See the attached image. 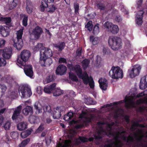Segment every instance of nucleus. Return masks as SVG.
<instances>
[{"mask_svg": "<svg viewBox=\"0 0 147 147\" xmlns=\"http://www.w3.org/2000/svg\"><path fill=\"white\" fill-rule=\"evenodd\" d=\"M30 56V51L27 50H24L21 52L17 59V64L19 66H24L26 65V62L28 61Z\"/></svg>", "mask_w": 147, "mask_h": 147, "instance_id": "obj_1", "label": "nucleus"}, {"mask_svg": "<svg viewBox=\"0 0 147 147\" xmlns=\"http://www.w3.org/2000/svg\"><path fill=\"white\" fill-rule=\"evenodd\" d=\"M108 43L110 47L114 50H118L122 47L121 39L119 37L116 36L110 37L108 40Z\"/></svg>", "mask_w": 147, "mask_h": 147, "instance_id": "obj_2", "label": "nucleus"}, {"mask_svg": "<svg viewBox=\"0 0 147 147\" xmlns=\"http://www.w3.org/2000/svg\"><path fill=\"white\" fill-rule=\"evenodd\" d=\"M73 71H75L78 77L82 79L84 84L87 85L89 81V77L88 74L86 73L84 75L83 74V71L79 65L76 64L73 67Z\"/></svg>", "mask_w": 147, "mask_h": 147, "instance_id": "obj_3", "label": "nucleus"}, {"mask_svg": "<svg viewBox=\"0 0 147 147\" xmlns=\"http://www.w3.org/2000/svg\"><path fill=\"white\" fill-rule=\"evenodd\" d=\"M110 76L113 79L122 78L123 76V71L119 66H113L109 72Z\"/></svg>", "mask_w": 147, "mask_h": 147, "instance_id": "obj_4", "label": "nucleus"}, {"mask_svg": "<svg viewBox=\"0 0 147 147\" xmlns=\"http://www.w3.org/2000/svg\"><path fill=\"white\" fill-rule=\"evenodd\" d=\"M40 59L41 62L42 61H45L47 58L52 56L53 52L49 48L44 47L40 51Z\"/></svg>", "mask_w": 147, "mask_h": 147, "instance_id": "obj_5", "label": "nucleus"}, {"mask_svg": "<svg viewBox=\"0 0 147 147\" xmlns=\"http://www.w3.org/2000/svg\"><path fill=\"white\" fill-rule=\"evenodd\" d=\"M19 94L21 93L22 98H28L32 94L30 88L26 85H23L20 86L18 89Z\"/></svg>", "mask_w": 147, "mask_h": 147, "instance_id": "obj_6", "label": "nucleus"}, {"mask_svg": "<svg viewBox=\"0 0 147 147\" xmlns=\"http://www.w3.org/2000/svg\"><path fill=\"white\" fill-rule=\"evenodd\" d=\"M125 103V106L128 108L135 107V102L133 101L132 99L130 98L129 97L126 96L125 99L119 101L115 102L113 103V105H117L119 104H121L123 102Z\"/></svg>", "mask_w": 147, "mask_h": 147, "instance_id": "obj_7", "label": "nucleus"}, {"mask_svg": "<svg viewBox=\"0 0 147 147\" xmlns=\"http://www.w3.org/2000/svg\"><path fill=\"white\" fill-rule=\"evenodd\" d=\"M104 26L109 31L114 34H117L119 31V28L117 25H114L109 22H105L104 24Z\"/></svg>", "mask_w": 147, "mask_h": 147, "instance_id": "obj_8", "label": "nucleus"}, {"mask_svg": "<svg viewBox=\"0 0 147 147\" xmlns=\"http://www.w3.org/2000/svg\"><path fill=\"white\" fill-rule=\"evenodd\" d=\"M141 67L140 65L133 66L128 70V72L130 78H133L138 75L140 73Z\"/></svg>", "mask_w": 147, "mask_h": 147, "instance_id": "obj_9", "label": "nucleus"}, {"mask_svg": "<svg viewBox=\"0 0 147 147\" xmlns=\"http://www.w3.org/2000/svg\"><path fill=\"white\" fill-rule=\"evenodd\" d=\"M43 33L42 28L39 26H37L33 29L30 35L33 36L35 40H38Z\"/></svg>", "mask_w": 147, "mask_h": 147, "instance_id": "obj_10", "label": "nucleus"}, {"mask_svg": "<svg viewBox=\"0 0 147 147\" xmlns=\"http://www.w3.org/2000/svg\"><path fill=\"white\" fill-rule=\"evenodd\" d=\"M19 67L22 68L24 69V72L27 76L30 78H31L32 77L33 71L32 65H26L24 66Z\"/></svg>", "mask_w": 147, "mask_h": 147, "instance_id": "obj_11", "label": "nucleus"}, {"mask_svg": "<svg viewBox=\"0 0 147 147\" xmlns=\"http://www.w3.org/2000/svg\"><path fill=\"white\" fill-rule=\"evenodd\" d=\"M22 108V106L20 105L15 109V110L12 116V118L13 120H19V118L20 120H21V119L20 118V117Z\"/></svg>", "mask_w": 147, "mask_h": 147, "instance_id": "obj_12", "label": "nucleus"}, {"mask_svg": "<svg viewBox=\"0 0 147 147\" xmlns=\"http://www.w3.org/2000/svg\"><path fill=\"white\" fill-rule=\"evenodd\" d=\"M12 49L11 47L6 48L3 50L2 56L4 59H9L11 56Z\"/></svg>", "mask_w": 147, "mask_h": 147, "instance_id": "obj_13", "label": "nucleus"}, {"mask_svg": "<svg viewBox=\"0 0 147 147\" xmlns=\"http://www.w3.org/2000/svg\"><path fill=\"white\" fill-rule=\"evenodd\" d=\"M9 28L6 26H0V34H1L2 36L6 37L9 35Z\"/></svg>", "mask_w": 147, "mask_h": 147, "instance_id": "obj_14", "label": "nucleus"}, {"mask_svg": "<svg viewBox=\"0 0 147 147\" xmlns=\"http://www.w3.org/2000/svg\"><path fill=\"white\" fill-rule=\"evenodd\" d=\"M67 67L63 65H60L57 67L56 74L57 75H62L64 74L67 71Z\"/></svg>", "mask_w": 147, "mask_h": 147, "instance_id": "obj_15", "label": "nucleus"}, {"mask_svg": "<svg viewBox=\"0 0 147 147\" xmlns=\"http://www.w3.org/2000/svg\"><path fill=\"white\" fill-rule=\"evenodd\" d=\"M144 11L143 10L139 11L136 17V23L139 26H141L142 23Z\"/></svg>", "mask_w": 147, "mask_h": 147, "instance_id": "obj_16", "label": "nucleus"}, {"mask_svg": "<svg viewBox=\"0 0 147 147\" xmlns=\"http://www.w3.org/2000/svg\"><path fill=\"white\" fill-rule=\"evenodd\" d=\"M98 83L100 88L102 90H106L108 86V81L105 78H100L98 80Z\"/></svg>", "mask_w": 147, "mask_h": 147, "instance_id": "obj_17", "label": "nucleus"}, {"mask_svg": "<svg viewBox=\"0 0 147 147\" xmlns=\"http://www.w3.org/2000/svg\"><path fill=\"white\" fill-rule=\"evenodd\" d=\"M54 0H42L41 4L40 5V8L41 11H44L45 9L48 7V3H52L54 2Z\"/></svg>", "mask_w": 147, "mask_h": 147, "instance_id": "obj_18", "label": "nucleus"}, {"mask_svg": "<svg viewBox=\"0 0 147 147\" xmlns=\"http://www.w3.org/2000/svg\"><path fill=\"white\" fill-rule=\"evenodd\" d=\"M139 87L142 90L144 89L147 87V75L141 78Z\"/></svg>", "mask_w": 147, "mask_h": 147, "instance_id": "obj_19", "label": "nucleus"}, {"mask_svg": "<svg viewBox=\"0 0 147 147\" xmlns=\"http://www.w3.org/2000/svg\"><path fill=\"white\" fill-rule=\"evenodd\" d=\"M22 112L26 116L31 115L33 113V108L30 106H27L22 110Z\"/></svg>", "mask_w": 147, "mask_h": 147, "instance_id": "obj_20", "label": "nucleus"}, {"mask_svg": "<svg viewBox=\"0 0 147 147\" xmlns=\"http://www.w3.org/2000/svg\"><path fill=\"white\" fill-rule=\"evenodd\" d=\"M13 41L14 42V44L13 45L14 47L18 50H20L22 48L23 45V40H17L16 42L15 41L14 39Z\"/></svg>", "mask_w": 147, "mask_h": 147, "instance_id": "obj_21", "label": "nucleus"}, {"mask_svg": "<svg viewBox=\"0 0 147 147\" xmlns=\"http://www.w3.org/2000/svg\"><path fill=\"white\" fill-rule=\"evenodd\" d=\"M56 86L55 83H54L49 86H46L44 88V91L47 93L50 94L54 90Z\"/></svg>", "mask_w": 147, "mask_h": 147, "instance_id": "obj_22", "label": "nucleus"}, {"mask_svg": "<svg viewBox=\"0 0 147 147\" xmlns=\"http://www.w3.org/2000/svg\"><path fill=\"white\" fill-rule=\"evenodd\" d=\"M65 46V43L62 41L59 42L57 44L54 45V47L57 48L58 51H62L64 49Z\"/></svg>", "mask_w": 147, "mask_h": 147, "instance_id": "obj_23", "label": "nucleus"}, {"mask_svg": "<svg viewBox=\"0 0 147 147\" xmlns=\"http://www.w3.org/2000/svg\"><path fill=\"white\" fill-rule=\"evenodd\" d=\"M33 6L32 2L28 1L26 3V9L27 12L29 14L31 13L33 11Z\"/></svg>", "mask_w": 147, "mask_h": 147, "instance_id": "obj_24", "label": "nucleus"}, {"mask_svg": "<svg viewBox=\"0 0 147 147\" xmlns=\"http://www.w3.org/2000/svg\"><path fill=\"white\" fill-rule=\"evenodd\" d=\"M94 117V116L92 115H91L90 117H86L84 118L85 119L83 121L82 123L84 126H87L89 123L92 122Z\"/></svg>", "mask_w": 147, "mask_h": 147, "instance_id": "obj_25", "label": "nucleus"}, {"mask_svg": "<svg viewBox=\"0 0 147 147\" xmlns=\"http://www.w3.org/2000/svg\"><path fill=\"white\" fill-rule=\"evenodd\" d=\"M1 20L8 26V27H10L11 26V20L10 17H2Z\"/></svg>", "mask_w": 147, "mask_h": 147, "instance_id": "obj_26", "label": "nucleus"}, {"mask_svg": "<svg viewBox=\"0 0 147 147\" xmlns=\"http://www.w3.org/2000/svg\"><path fill=\"white\" fill-rule=\"evenodd\" d=\"M27 127V124L26 122H22L19 123L17 125L18 129L20 131L25 129Z\"/></svg>", "mask_w": 147, "mask_h": 147, "instance_id": "obj_27", "label": "nucleus"}, {"mask_svg": "<svg viewBox=\"0 0 147 147\" xmlns=\"http://www.w3.org/2000/svg\"><path fill=\"white\" fill-rule=\"evenodd\" d=\"M114 144L115 145V147H121L122 146L121 142L119 140L118 142H117L116 141H114L111 143L105 144L104 147H113Z\"/></svg>", "mask_w": 147, "mask_h": 147, "instance_id": "obj_28", "label": "nucleus"}, {"mask_svg": "<svg viewBox=\"0 0 147 147\" xmlns=\"http://www.w3.org/2000/svg\"><path fill=\"white\" fill-rule=\"evenodd\" d=\"M54 91L53 92V95L54 96H57L62 95L64 93V91L63 90H61L60 88H55Z\"/></svg>", "mask_w": 147, "mask_h": 147, "instance_id": "obj_29", "label": "nucleus"}, {"mask_svg": "<svg viewBox=\"0 0 147 147\" xmlns=\"http://www.w3.org/2000/svg\"><path fill=\"white\" fill-rule=\"evenodd\" d=\"M96 7L98 9H99L100 11L104 10H105L106 11H108V10H106V7L103 3L101 2H99L96 4Z\"/></svg>", "mask_w": 147, "mask_h": 147, "instance_id": "obj_30", "label": "nucleus"}, {"mask_svg": "<svg viewBox=\"0 0 147 147\" xmlns=\"http://www.w3.org/2000/svg\"><path fill=\"white\" fill-rule=\"evenodd\" d=\"M40 63L44 65L45 66L47 65L50 66L51 64L52 63V60L51 58L49 57L47 58V59H46L45 61H42L41 62L40 60Z\"/></svg>", "mask_w": 147, "mask_h": 147, "instance_id": "obj_31", "label": "nucleus"}, {"mask_svg": "<svg viewBox=\"0 0 147 147\" xmlns=\"http://www.w3.org/2000/svg\"><path fill=\"white\" fill-rule=\"evenodd\" d=\"M90 62V60L89 59H85L83 60L82 62V67L83 69H85L88 66Z\"/></svg>", "mask_w": 147, "mask_h": 147, "instance_id": "obj_32", "label": "nucleus"}, {"mask_svg": "<svg viewBox=\"0 0 147 147\" xmlns=\"http://www.w3.org/2000/svg\"><path fill=\"white\" fill-rule=\"evenodd\" d=\"M99 38L98 37L94 38L93 36H91L90 37V41L94 45L97 44L99 41Z\"/></svg>", "mask_w": 147, "mask_h": 147, "instance_id": "obj_33", "label": "nucleus"}, {"mask_svg": "<svg viewBox=\"0 0 147 147\" xmlns=\"http://www.w3.org/2000/svg\"><path fill=\"white\" fill-rule=\"evenodd\" d=\"M51 115L54 119H58L60 118L61 114L59 111H54L51 113Z\"/></svg>", "mask_w": 147, "mask_h": 147, "instance_id": "obj_34", "label": "nucleus"}, {"mask_svg": "<svg viewBox=\"0 0 147 147\" xmlns=\"http://www.w3.org/2000/svg\"><path fill=\"white\" fill-rule=\"evenodd\" d=\"M69 78L74 82H77L78 79L77 76L73 72H70L69 73Z\"/></svg>", "mask_w": 147, "mask_h": 147, "instance_id": "obj_35", "label": "nucleus"}, {"mask_svg": "<svg viewBox=\"0 0 147 147\" xmlns=\"http://www.w3.org/2000/svg\"><path fill=\"white\" fill-rule=\"evenodd\" d=\"M34 108L36 110V113L38 114L42 112V108L40 104L38 103H35L34 105Z\"/></svg>", "mask_w": 147, "mask_h": 147, "instance_id": "obj_36", "label": "nucleus"}, {"mask_svg": "<svg viewBox=\"0 0 147 147\" xmlns=\"http://www.w3.org/2000/svg\"><path fill=\"white\" fill-rule=\"evenodd\" d=\"M99 24L98 23L96 24L94 26L92 31V33L94 35L97 34L99 32Z\"/></svg>", "mask_w": 147, "mask_h": 147, "instance_id": "obj_37", "label": "nucleus"}, {"mask_svg": "<svg viewBox=\"0 0 147 147\" xmlns=\"http://www.w3.org/2000/svg\"><path fill=\"white\" fill-rule=\"evenodd\" d=\"M30 140L29 138H27L23 140L19 145V147H24L29 143Z\"/></svg>", "mask_w": 147, "mask_h": 147, "instance_id": "obj_38", "label": "nucleus"}, {"mask_svg": "<svg viewBox=\"0 0 147 147\" xmlns=\"http://www.w3.org/2000/svg\"><path fill=\"white\" fill-rule=\"evenodd\" d=\"M23 34V30L20 29L17 31L16 33L17 40H22V37Z\"/></svg>", "mask_w": 147, "mask_h": 147, "instance_id": "obj_39", "label": "nucleus"}, {"mask_svg": "<svg viewBox=\"0 0 147 147\" xmlns=\"http://www.w3.org/2000/svg\"><path fill=\"white\" fill-rule=\"evenodd\" d=\"M18 3L17 0H13L10 3L9 6V8L10 10H12L17 5Z\"/></svg>", "mask_w": 147, "mask_h": 147, "instance_id": "obj_40", "label": "nucleus"}, {"mask_svg": "<svg viewBox=\"0 0 147 147\" xmlns=\"http://www.w3.org/2000/svg\"><path fill=\"white\" fill-rule=\"evenodd\" d=\"M123 140L124 141H126L127 143H129V142H133L134 141V139L133 137L131 136H129L127 137L123 136Z\"/></svg>", "mask_w": 147, "mask_h": 147, "instance_id": "obj_41", "label": "nucleus"}, {"mask_svg": "<svg viewBox=\"0 0 147 147\" xmlns=\"http://www.w3.org/2000/svg\"><path fill=\"white\" fill-rule=\"evenodd\" d=\"M55 75H49L46 78V81L47 83H49L53 82L54 80Z\"/></svg>", "mask_w": 147, "mask_h": 147, "instance_id": "obj_42", "label": "nucleus"}, {"mask_svg": "<svg viewBox=\"0 0 147 147\" xmlns=\"http://www.w3.org/2000/svg\"><path fill=\"white\" fill-rule=\"evenodd\" d=\"M11 126V122L10 121H6L3 125V127L6 130H9Z\"/></svg>", "mask_w": 147, "mask_h": 147, "instance_id": "obj_43", "label": "nucleus"}, {"mask_svg": "<svg viewBox=\"0 0 147 147\" xmlns=\"http://www.w3.org/2000/svg\"><path fill=\"white\" fill-rule=\"evenodd\" d=\"M23 16L24 18L22 21V24L24 26H26L28 25V16L27 15L25 14L23 15Z\"/></svg>", "mask_w": 147, "mask_h": 147, "instance_id": "obj_44", "label": "nucleus"}, {"mask_svg": "<svg viewBox=\"0 0 147 147\" xmlns=\"http://www.w3.org/2000/svg\"><path fill=\"white\" fill-rule=\"evenodd\" d=\"M11 137L15 139H18L19 134L17 131H13L11 132L10 134Z\"/></svg>", "mask_w": 147, "mask_h": 147, "instance_id": "obj_45", "label": "nucleus"}, {"mask_svg": "<svg viewBox=\"0 0 147 147\" xmlns=\"http://www.w3.org/2000/svg\"><path fill=\"white\" fill-rule=\"evenodd\" d=\"M30 116L28 118L29 122L32 124L36 122V117L32 115Z\"/></svg>", "mask_w": 147, "mask_h": 147, "instance_id": "obj_46", "label": "nucleus"}, {"mask_svg": "<svg viewBox=\"0 0 147 147\" xmlns=\"http://www.w3.org/2000/svg\"><path fill=\"white\" fill-rule=\"evenodd\" d=\"M31 132L30 131L26 132H23L21 134V136L23 138H25L30 134Z\"/></svg>", "mask_w": 147, "mask_h": 147, "instance_id": "obj_47", "label": "nucleus"}, {"mask_svg": "<svg viewBox=\"0 0 147 147\" xmlns=\"http://www.w3.org/2000/svg\"><path fill=\"white\" fill-rule=\"evenodd\" d=\"M7 89L5 85L3 84H0V91L2 93H4Z\"/></svg>", "mask_w": 147, "mask_h": 147, "instance_id": "obj_48", "label": "nucleus"}, {"mask_svg": "<svg viewBox=\"0 0 147 147\" xmlns=\"http://www.w3.org/2000/svg\"><path fill=\"white\" fill-rule=\"evenodd\" d=\"M6 64V61L4 58L0 57V67L4 66Z\"/></svg>", "mask_w": 147, "mask_h": 147, "instance_id": "obj_49", "label": "nucleus"}, {"mask_svg": "<svg viewBox=\"0 0 147 147\" xmlns=\"http://www.w3.org/2000/svg\"><path fill=\"white\" fill-rule=\"evenodd\" d=\"M134 126H139L142 127H144L145 126L144 125L142 124H139L138 122L134 123L133 124L131 127V129H134Z\"/></svg>", "mask_w": 147, "mask_h": 147, "instance_id": "obj_50", "label": "nucleus"}, {"mask_svg": "<svg viewBox=\"0 0 147 147\" xmlns=\"http://www.w3.org/2000/svg\"><path fill=\"white\" fill-rule=\"evenodd\" d=\"M49 10L48 11L49 12H51L52 13L54 12L57 9V7H56L54 5L52 4L50 5L49 6Z\"/></svg>", "mask_w": 147, "mask_h": 147, "instance_id": "obj_51", "label": "nucleus"}, {"mask_svg": "<svg viewBox=\"0 0 147 147\" xmlns=\"http://www.w3.org/2000/svg\"><path fill=\"white\" fill-rule=\"evenodd\" d=\"M43 109L45 112H51V107L49 106H44L43 107Z\"/></svg>", "mask_w": 147, "mask_h": 147, "instance_id": "obj_52", "label": "nucleus"}, {"mask_svg": "<svg viewBox=\"0 0 147 147\" xmlns=\"http://www.w3.org/2000/svg\"><path fill=\"white\" fill-rule=\"evenodd\" d=\"M74 12L76 14L79 13V5L77 3H76L74 4Z\"/></svg>", "mask_w": 147, "mask_h": 147, "instance_id": "obj_53", "label": "nucleus"}, {"mask_svg": "<svg viewBox=\"0 0 147 147\" xmlns=\"http://www.w3.org/2000/svg\"><path fill=\"white\" fill-rule=\"evenodd\" d=\"M87 115V112L86 111H82V113L79 115V118H84Z\"/></svg>", "mask_w": 147, "mask_h": 147, "instance_id": "obj_54", "label": "nucleus"}, {"mask_svg": "<svg viewBox=\"0 0 147 147\" xmlns=\"http://www.w3.org/2000/svg\"><path fill=\"white\" fill-rule=\"evenodd\" d=\"M55 109L56 111H59L61 113V112L65 110V108L63 106H61L60 107H57Z\"/></svg>", "mask_w": 147, "mask_h": 147, "instance_id": "obj_55", "label": "nucleus"}, {"mask_svg": "<svg viewBox=\"0 0 147 147\" xmlns=\"http://www.w3.org/2000/svg\"><path fill=\"white\" fill-rule=\"evenodd\" d=\"M147 91V90H145L143 92H141L140 93L138 94L136 96L137 98H140L142 97L143 96L147 95V93H145Z\"/></svg>", "mask_w": 147, "mask_h": 147, "instance_id": "obj_56", "label": "nucleus"}, {"mask_svg": "<svg viewBox=\"0 0 147 147\" xmlns=\"http://www.w3.org/2000/svg\"><path fill=\"white\" fill-rule=\"evenodd\" d=\"M89 84L90 88L93 89L94 88V82L92 79L90 81L89 80L88 82Z\"/></svg>", "mask_w": 147, "mask_h": 147, "instance_id": "obj_57", "label": "nucleus"}, {"mask_svg": "<svg viewBox=\"0 0 147 147\" xmlns=\"http://www.w3.org/2000/svg\"><path fill=\"white\" fill-rule=\"evenodd\" d=\"M78 139L83 142H87L88 140L87 138L83 136H80Z\"/></svg>", "mask_w": 147, "mask_h": 147, "instance_id": "obj_58", "label": "nucleus"}, {"mask_svg": "<svg viewBox=\"0 0 147 147\" xmlns=\"http://www.w3.org/2000/svg\"><path fill=\"white\" fill-rule=\"evenodd\" d=\"M13 80L12 78L9 76H8L6 78V82L8 83H10L11 82H12Z\"/></svg>", "mask_w": 147, "mask_h": 147, "instance_id": "obj_59", "label": "nucleus"}, {"mask_svg": "<svg viewBox=\"0 0 147 147\" xmlns=\"http://www.w3.org/2000/svg\"><path fill=\"white\" fill-rule=\"evenodd\" d=\"M143 1V0H139L137 2L138 7L139 9H141V8Z\"/></svg>", "mask_w": 147, "mask_h": 147, "instance_id": "obj_60", "label": "nucleus"}, {"mask_svg": "<svg viewBox=\"0 0 147 147\" xmlns=\"http://www.w3.org/2000/svg\"><path fill=\"white\" fill-rule=\"evenodd\" d=\"M82 49L80 50L79 49H78L76 51V55L77 56H80L82 54Z\"/></svg>", "mask_w": 147, "mask_h": 147, "instance_id": "obj_61", "label": "nucleus"}, {"mask_svg": "<svg viewBox=\"0 0 147 147\" xmlns=\"http://www.w3.org/2000/svg\"><path fill=\"white\" fill-rule=\"evenodd\" d=\"M59 63H66V60L64 58H60L59 60Z\"/></svg>", "mask_w": 147, "mask_h": 147, "instance_id": "obj_62", "label": "nucleus"}, {"mask_svg": "<svg viewBox=\"0 0 147 147\" xmlns=\"http://www.w3.org/2000/svg\"><path fill=\"white\" fill-rule=\"evenodd\" d=\"M84 126V125L83 124V123H82L81 124H77L75 126V127L77 129H79L83 127Z\"/></svg>", "mask_w": 147, "mask_h": 147, "instance_id": "obj_63", "label": "nucleus"}, {"mask_svg": "<svg viewBox=\"0 0 147 147\" xmlns=\"http://www.w3.org/2000/svg\"><path fill=\"white\" fill-rule=\"evenodd\" d=\"M5 41L4 40L0 39V48L3 46L5 43Z\"/></svg>", "mask_w": 147, "mask_h": 147, "instance_id": "obj_64", "label": "nucleus"}]
</instances>
